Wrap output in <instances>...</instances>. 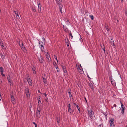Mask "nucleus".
Returning <instances> with one entry per match:
<instances>
[{
	"mask_svg": "<svg viewBox=\"0 0 127 127\" xmlns=\"http://www.w3.org/2000/svg\"><path fill=\"white\" fill-rule=\"evenodd\" d=\"M39 106L37 108V110L36 111L35 116L38 118H40V111L41 112L42 109V107H40Z\"/></svg>",
	"mask_w": 127,
	"mask_h": 127,
	"instance_id": "obj_1",
	"label": "nucleus"
},
{
	"mask_svg": "<svg viewBox=\"0 0 127 127\" xmlns=\"http://www.w3.org/2000/svg\"><path fill=\"white\" fill-rule=\"evenodd\" d=\"M89 115L91 119H93L95 116L94 114V112H92L91 109L88 110V109Z\"/></svg>",
	"mask_w": 127,
	"mask_h": 127,
	"instance_id": "obj_2",
	"label": "nucleus"
},
{
	"mask_svg": "<svg viewBox=\"0 0 127 127\" xmlns=\"http://www.w3.org/2000/svg\"><path fill=\"white\" fill-rule=\"evenodd\" d=\"M39 47L42 52L44 51V47L43 45V43L41 41H39Z\"/></svg>",
	"mask_w": 127,
	"mask_h": 127,
	"instance_id": "obj_3",
	"label": "nucleus"
},
{
	"mask_svg": "<svg viewBox=\"0 0 127 127\" xmlns=\"http://www.w3.org/2000/svg\"><path fill=\"white\" fill-rule=\"evenodd\" d=\"M25 91L26 94L27 96V97H28L30 96V91L29 88L28 87H25Z\"/></svg>",
	"mask_w": 127,
	"mask_h": 127,
	"instance_id": "obj_4",
	"label": "nucleus"
},
{
	"mask_svg": "<svg viewBox=\"0 0 127 127\" xmlns=\"http://www.w3.org/2000/svg\"><path fill=\"white\" fill-rule=\"evenodd\" d=\"M114 118H111L109 121V122L110 124V126L111 127H114Z\"/></svg>",
	"mask_w": 127,
	"mask_h": 127,
	"instance_id": "obj_5",
	"label": "nucleus"
},
{
	"mask_svg": "<svg viewBox=\"0 0 127 127\" xmlns=\"http://www.w3.org/2000/svg\"><path fill=\"white\" fill-rule=\"evenodd\" d=\"M62 67V68L63 70L64 73L67 74V70L66 69V67L65 66H63V65H61Z\"/></svg>",
	"mask_w": 127,
	"mask_h": 127,
	"instance_id": "obj_6",
	"label": "nucleus"
},
{
	"mask_svg": "<svg viewBox=\"0 0 127 127\" xmlns=\"http://www.w3.org/2000/svg\"><path fill=\"white\" fill-rule=\"evenodd\" d=\"M38 58L40 63L41 64H42L44 61L43 57L40 55V57H38Z\"/></svg>",
	"mask_w": 127,
	"mask_h": 127,
	"instance_id": "obj_7",
	"label": "nucleus"
},
{
	"mask_svg": "<svg viewBox=\"0 0 127 127\" xmlns=\"http://www.w3.org/2000/svg\"><path fill=\"white\" fill-rule=\"evenodd\" d=\"M27 81L30 85L32 86V81L31 79L29 78V79L27 80Z\"/></svg>",
	"mask_w": 127,
	"mask_h": 127,
	"instance_id": "obj_8",
	"label": "nucleus"
},
{
	"mask_svg": "<svg viewBox=\"0 0 127 127\" xmlns=\"http://www.w3.org/2000/svg\"><path fill=\"white\" fill-rule=\"evenodd\" d=\"M20 46L22 49L24 51L26 50V49L25 48L24 45H23L22 43V45H21L20 44H19Z\"/></svg>",
	"mask_w": 127,
	"mask_h": 127,
	"instance_id": "obj_9",
	"label": "nucleus"
},
{
	"mask_svg": "<svg viewBox=\"0 0 127 127\" xmlns=\"http://www.w3.org/2000/svg\"><path fill=\"white\" fill-rule=\"evenodd\" d=\"M64 30L66 32H68V30L66 25H63Z\"/></svg>",
	"mask_w": 127,
	"mask_h": 127,
	"instance_id": "obj_10",
	"label": "nucleus"
},
{
	"mask_svg": "<svg viewBox=\"0 0 127 127\" xmlns=\"http://www.w3.org/2000/svg\"><path fill=\"white\" fill-rule=\"evenodd\" d=\"M41 5L39 3L38 4V12L40 13L41 12Z\"/></svg>",
	"mask_w": 127,
	"mask_h": 127,
	"instance_id": "obj_11",
	"label": "nucleus"
},
{
	"mask_svg": "<svg viewBox=\"0 0 127 127\" xmlns=\"http://www.w3.org/2000/svg\"><path fill=\"white\" fill-rule=\"evenodd\" d=\"M0 44L3 48V47H4L3 41L1 39H0Z\"/></svg>",
	"mask_w": 127,
	"mask_h": 127,
	"instance_id": "obj_12",
	"label": "nucleus"
},
{
	"mask_svg": "<svg viewBox=\"0 0 127 127\" xmlns=\"http://www.w3.org/2000/svg\"><path fill=\"white\" fill-rule=\"evenodd\" d=\"M46 57L48 59V62H50L51 61V59L50 56L48 55H47L46 56Z\"/></svg>",
	"mask_w": 127,
	"mask_h": 127,
	"instance_id": "obj_13",
	"label": "nucleus"
},
{
	"mask_svg": "<svg viewBox=\"0 0 127 127\" xmlns=\"http://www.w3.org/2000/svg\"><path fill=\"white\" fill-rule=\"evenodd\" d=\"M11 98V102L12 103H13L14 102V100H15L14 96L12 95Z\"/></svg>",
	"mask_w": 127,
	"mask_h": 127,
	"instance_id": "obj_14",
	"label": "nucleus"
},
{
	"mask_svg": "<svg viewBox=\"0 0 127 127\" xmlns=\"http://www.w3.org/2000/svg\"><path fill=\"white\" fill-rule=\"evenodd\" d=\"M56 120L57 121L58 124H59L60 122V118L58 117H57L56 118Z\"/></svg>",
	"mask_w": 127,
	"mask_h": 127,
	"instance_id": "obj_15",
	"label": "nucleus"
},
{
	"mask_svg": "<svg viewBox=\"0 0 127 127\" xmlns=\"http://www.w3.org/2000/svg\"><path fill=\"white\" fill-rule=\"evenodd\" d=\"M111 44L113 46H115L114 42L112 39H111V41H110Z\"/></svg>",
	"mask_w": 127,
	"mask_h": 127,
	"instance_id": "obj_16",
	"label": "nucleus"
},
{
	"mask_svg": "<svg viewBox=\"0 0 127 127\" xmlns=\"http://www.w3.org/2000/svg\"><path fill=\"white\" fill-rule=\"evenodd\" d=\"M61 1H62V0H56V2L58 5H60L61 4L60 3Z\"/></svg>",
	"mask_w": 127,
	"mask_h": 127,
	"instance_id": "obj_17",
	"label": "nucleus"
},
{
	"mask_svg": "<svg viewBox=\"0 0 127 127\" xmlns=\"http://www.w3.org/2000/svg\"><path fill=\"white\" fill-rule=\"evenodd\" d=\"M2 60H3L5 58L4 55H3L2 53L0 54Z\"/></svg>",
	"mask_w": 127,
	"mask_h": 127,
	"instance_id": "obj_18",
	"label": "nucleus"
},
{
	"mask_svg": "<svg viewBox=\"0 0 127 127\" xmlns=\"http://www.w3.org/2000/svg\"><path fill=\"white\" fill-rule=\"evenodd\" d=\"M67 20H66V24L65 25H66L67 26L69 25V24L70 23L68 19H67Z\"/></svg>",
	"mask_w": 127,
	"mask_h": 127,
	"instance_id": "obj_19",
	"label": "nucleus"
},
{
	"mask_svg": "<svg viewBox=\"0 0 127 127\" xmlns=\"http://www.w3.org/2000/svg\"><path fill=\"white\" fill-rule=\"evenodd\" d=\"M120 108L121 111V113L122 114V115H123L125 109L123 108L122 109V108H121L120 107Z\"/></svg>",
	"mask_w": 127,
	"mask_h": 127,
	"instance_id": "obj_20",
	"label": "nucleus"
},
{
	"mask_svg": "<svg viewBox=\"0 0 127 127\" xmlns=\"http://www.w3.org/2000/svg\"><path fill=\"white\" fill-rule=\"evenodd\" d=\"M105 27L106 28V29L107 31H109V27L107 24H105Z\"/></svg>",
	"mask_w": 127,
	"mask_h": 127,
	"instance_id": "obj_21",
	"label": "nucleus"
},
{
	"mask_svg": "<svg viewBox=\"0 0 127 127\" xmlns=\"http://www.w3.org/2000/svg\"><path fill=\"white\" fill-rule=\"evenodd\" d=\"M89 85L92 89H94V87L92 83L89 84Z\"/></svg>",
	"mask_w": 127,
	"mask_h": 127,
	"instance_id": "obj_22",
	"label": "nucleus"
},
{
	"mask_svg": "<svg viewBox=\"0 0 127 127\" xmlns=\"http://www.w3.org/2000/svg\"><path fill=\"white\" fill-rule=\"evenodd\" d=\"M120 103L121 104V108H122V109H124L125 108V107L124 105H123V104L122 103V102H121V101H120Z\"/></svg>",
	"mask_w": 127,
	"mask_h": 127,
	"instance_id": "obj_23",
	"label": "nucleus"
},
{
	"mask_svg": "<svg viewBox=\"0 0 127 127\" xmlns=\"http://www.w3.org/2000/svg\"><path fill=\"white\" fill-rule=\"evenodd\" d=\"M32 69L33 71V73L34 74H35L36 72L35 71V68L34 67H33V68H32Z\"/></svg>",
	"mask_w": 127,
	"mask_h": 127,
	"instance_id": "obj_24",
	"label": "nucleus"
},
{
	"mask_svg": "<svg viewBox=\"0 0 127 127\" xmlns=\"http://www.w3.org/2000/svg\"><path fill=\"white\" fill-rule=\"evenodd\" d=\"M32 10L34 12H35L36 11V8L35 7H33L32 8Z\"/></svg>",
	"mask_w": 127,
	"mask_h": 127,
	"instance_id": "obj_25",
	"label": "nucleus"
},
{
	"mask_svg": "<svg viewBox=\"0 0 127 127\" xmlns=\"http://www.w3.org/2000/svg\"><path fill=\"white\" fill-rule=\"evenodd\" d=\"M55 64H54V66L55 67L56 69H57V68H58V67L57 66V64L56 62H55Z\"/></svg>",
	"mask_w": 127,
	"mask_h": 127,
	"instance_id": "obj_26",
	"label": "nucleus"
},
{
	"mask_svg": "<svg viewBox=\"0 0 127 127\" xmlns=\"http://www.w3.org/2000/svg\"><path fill=\"white\" fill-rule=\"evenodd\" d=\"M3 68L1 67L0 66V72H3Z\"/></svg>",
	"mask_w": 127,
	"mask_h": 127,
	"instance_id": "obj_27",
	"label": "nucleus"
},
{
	"mask_svg": "<svg viewBox=\"0 0 127 127\" xmlns=\"http://www.w3.org/2000/svg\"><path fill=\"white\" fill-rule=\"evenodd\" d=\"M43 80V82L45 84H46L47 83V81L45 78H44L43 77H42Z\"/></svg>",
	"mask_w": 127,
	"mask_h": 127,
	"instance_id": "obj_28",
	"label": "nucleus"
},
{
	"mask_svg": "<svg viewBox=\"0 0 127 127\" xmlns=\"http://www.w3.org/2000/svg\"><path fill=\"white\" fill-rule=\"evenodd\" d=\"M39 97L38 98V103H41V101H40V96H39Z\"/></svg>",
	"mask_w": 127,
	"mask_h": 127,
	"instance_id": "obj_29",
	"label": "nucleus"
},
{
	"mask_svg": "<svg viewBox=\"0 0 127 127\" xmlns=\"http://www.w3.org/2000/svg\"><path fill=\"white\" fill-rule=\"evenodd\" d=\"M68 112L70 113H71L73 112L72 110L71 109H68Z\"/></svg>",
	"mask_w": 127,
	"mask_h": 127,
	"instance_id": "obj_30",
	"label": "nucleus"
},
{
	"mask_svg": "<svg viewBox=\"0 0 127 127\" xmlns=\"http://www.w3.org/2000/svg\"><path fill=\"white\" fill-rule=\"evenodd\" d=\"M59 6V9H62L63 7V5L62 4H60V5H58Z\"/></svg>",
	"mask_w": 127,
	"mask_h": 127,
	"instance_id": "obj_31",
	"label": "nucleus"
},
{
	"mask_svg": "<svg viewBox=\"0 0 127 127\" xmlns=\"http://www.w3.org/2000/svg\"><path fill=\"white\" fill-rule=\"evenodd\" d=\"M89 17H90L91 18V19L92 20H93L94 19V16L93 15H89Z\"/></svg>",
	"mask_w": 127,
	"mask_h": 127,
	"instance_id": "obj_32",
	"label": "nucleus"
},
{
	"mask_svg": "<svg viewBox=\"0 0 127 127\" xmlns=\"http://www.w3.org/2000/svg\"><path fill=\"white\" fill-rule=\"evenodd\" d=\"M68 93L69 94V97L70 98H71V97L72 96V95L71 94L70 92L69 91L68 92Z\"/></svg>",
	"mask_w": 127,
	"mask_h": 127,
	"instance_id": "obj_33",
	"label": "nucleus"
},
{
	"mask_svg": "<svg viewBox=\"0 0 127 127\" xmlns=\"http://www.w3.org/2000/svg\"><path fill=\"white\" fill-rule=\"evenodd\" d=\"M69 35L70 36H71V39H72L73 37V36L72 35V34L71 33V32H70V33H69Z\"/></svg>",
	"mask_w": 127,
	"mask_h": 127,
	"instance_id": "obj_34",
	"label": "nucleus"
},
{
	"mask_svg": "<svg viewBox=\"0 0 127 127\" xmlns=\"http://www.w3.org/2000/svg\"><path fill=\"white\" fill-rule=\"evenodd\" d=\"M54 59L57 60V62H58V61L57 59V56L55 55H54Z\"/></svg>",
	"mask_w": 127,
	"mask_h": 127,
	"instance_id": "obj_35",
	"label": "nucleus"
},
{
	"mask_svg": "<svg viewBox=\"0 0 127 127\" xmlns=\"http://www.w3.org/2000/svg\"><path fill=\"white\" fill-rule=\"evenodd\" d=\"M40 0H37V4L38 5V4L39 3L40 4Z\"/></svg>",
	"mask_w": 127,
	"mask_h": 127,
	"instance_id": "obj_36",
	"label": "nucleus"
},
{
	"mask_svg": "<svg viewBox=\"0 0 127 127\" xmlns=\"http://www.w3.org/2000/svg\"><path fill=\"white\" fill-rule=\"evenodd\" d=\"M32 123L35 126V127H37V124L36 123H35L34 122H33Z\"/></svg>",
	"mask_w": 127,
	"mask_h": 127,
	"instance_id": "obj_37",
	"label": "nucleus"
},
{
	"mask_svg": "<svg viewBox=\"0 0 127 127\" xmlns=\"http://www.w3.org/2000/svg\"><path fill=\"white\" fill-rule=\"evenodd\" d=\"M71 105H70V104H68V109H71Z\"/></svg>",
	"mask_w": 127,
	"mask_h": 127,
	"instance_id": "obj_38",
	"label": "nucleus"
},
{
	"mask_svg": "<svg viewBox=\"0 0 127 127\" xmlns=\"http://www.w3.org/2000/svg\"><path fill=\"white\" fill-rule=\"evenodd\" d=\"M77 108L80 112V107L79 106H77Z\"/></svg>",
	"mask_w": 127,
	"mask_h": 127,
	"instance_id": "obj_39",
	"label": "nucleus"
},
{
	"mask_svg": "<svg viewBox=\"0 0 127 127\" xmlns=\"http://www.w3.org/2000/svg\"><path fill=\"white\" fill-rule=\"evenodd\" d=\"M1 75L2 76H5V75L3 74V72H2H2H1Z\"/></svg>",
	"mask_w": 127,
	"mask_h": 127,
	"instance_id": "obj_40",
	"label": "nucleus"
},
{
	"mask_svg": "<svg viewBox=\"0 0 127 127\" xmlns=\"http://www.w3.org/2000/svg\"><path fill=\"white\" fill-rule=\"evenodd\" d=\"M8 81L10 83H11V82L12 80L11 79H9L8 80Z\"/></svg>",
	"mask_w": 127,
	"mask_h": 127,
	"instance_id": "obj_41",
	"label": "nucleus"
},
{
	"mask_svg": "<svg viewBox=\"0 0 127 127\" xmlns=\"http://www.w3.org/2000/svg\"><path fill=\"white\" fill-rule=\"evenodd\" d=\"M14 13H15L16 15L18 13V12L17 11H14Z\"/></svg>",
	"mask_w": 127,
	"mask_h": 127,
	"instance_id": "obj_42",
	"label": "nucleus"
},
{
	"mask_svg": "<svg viewBox=\"0 0 127 127\" xmlns=\"http://www.w3.org/2000/svg\"><path fill=\"white\" fill-rule=\"evenodd\" d=\"M87 77H88V78L89 79V80H90V79H91V78H90V77H89V76L88 74L87 75Z\"/></svg>",
	"mask_w": 127,
	"mask_h": 127,
	"instance_id": "obj_43",
	"label": "nucleus"
},
{
	"mask_svg": "<svg viewBox=\"0 0 127 127\" xmlns=\"http://www.w3.org/2000/svg\"><path fill=\"white\" fill-rule=\"evenodd\" d=\"M27 75H28V76H27V77H26V79H27V80H28V79H29V78L30 79V78L29 76L28 75V74H27Z\"/></svg>",
	"mask_w": 127,
	"mask_h": 127,
	"instance_id": "obj_44",
	"label": "nucleus"
},
{
	"mask_svg": "<svg viewBox=\"0 0 127 127\" xmlns=\"http://www.w3.org/2000/svg\"><path fill=\"white\" fill-rule=\"evenodd\" d=\"M99 126L100 127H103V124H101Z\"/></svg>",
	"mask_w": 127,
	"mask_h": 127,
	"instance_id": "obj_45",
	"label": "nucleus"
},
{
	"mask_svg": "<svg viewBox=\"0 0 127 127\" xmlns=\"http://www.w3.org/2000/svg\"><path fill=\"white\" fill-rule=\"evenodd\" d=\"M66 45L68 47L69 46V43L68 42H67L66 43Z\"/></svg>",
	"mask_w": 127,
	"mask_h": 127,
	"instance_id": "obj_46",
	"label": "nucleus"
},
{
	"mask_svg": "<svg viewBox=\"0 0 127 127\" xmlns=\"http://www.w3.org/2000/svg\"><path fill=\"white\" fill-rule=\"evenodd\" d=\"M125 11L126 13V15L127 16V10H125Z\"/></svg>",
	"mask_w": 127,
	"mask_h": 127,
	"instance_id": "obj_47",
	"label": "nucleus"
},
{
	"mask_svg": "<svg viewBox=\"0 0 127 127\" xmlns=\"http://www.w3.org/2000/svg\"><path fill=\"white\" fill-rule=\"evenodd\" d=\"M43 94L44 95L45 97H46L47 96V94L46 93H43Z\"/></svg>",
	"mask_w": 127,
	"mask_h": 127,
	"instance_id": "obj_48",
	"label": "nucleus"
},
{
	"mask_svg": "<svg viewBox=\"0 0 127 127\" xmlns=\"http://www.w3.org/2000/svg\"><path fill=\"white\" fill-rule=\"evenodd\" d=\"M2 81L0 79V84H2Z\"/></svg>",
	"mask_w": 127,
	"mask_h": 127,
	"instance_id": "obj_49",
	"label": "nucleus"
},
{
	"mask_svg": "<svg viewBox=\"0 0 127 127\" xmlns=\"http://www.w3.org/2000/svg\"><path fill=\"white\" fill-rule=\"evenodd\" d=\"M80 40L81 41H82L83 40L81 38L80 39Z\"/></svg>",
	"mask_w": 127,
	"mask_h": 127,
	"instance_id": "obj_50",
	"label": "nucleus"
},
{
	"mask_svg": "<svg viewBox=\"0 0 127 127\" xmlns=\"http://www.w3.org/2000/svg\"><path fill=\"white\" fill-rule=\"evenodd\" d=\"M104 115H105V117L107 118V114H104Z\"/></svg>",
	"mask_w": 127,
	"mask_h": 127,
	"instance_id": "obj_51",
	"label": "nucleus"
},
{
	"mask_svg": "<svg viewBox=\"0 0 127 127\" xmlns=\"http://www.w3.org/2000/svg\"><path fill=\"white\" fill-rule=\"evenodd\" d=\"M104 115H105V117L107 118V114H104Z\"/></svg>",
	"mask_w": 127,
	"mask_h": 127,
	"instance_id": "obj_52",
	"label": "nucleus"
},
{
	"mask_svg": "<svg viewBox=\"0 0 127 127\" xmlns=\"http://www.w3.org/2000/svg\"><path fill=\"white\" fill-rule=\"evenodd\" d=\"M57 70V72H59V68H57V69H56Z\"/></svg>",
	"mask_w": 127,
	"mask_h": 127,
	"instance_id": "obj_53",
	"label": "nucleus"
},
{
	"mask_svg": "<svg viewBox=\"0 0 127 127\" xmlns=\"http://www.w3.org/2000/svg\"><path fill=\"white\" fill-rule=\"evenodd\" d=\"M113 106H114V107H116V106H117V105H116V104H114V105H113Z\"/></svg>",
	"mask_w": 127,
	"mask_h": 127,
	"instance_id": "obj_54",
	"label": "nucleus"
},
{
	"mask_svg": "<svg viewBox=\"0 0 127 127\" xmlns=\"http://www.w3.org/2000/svg\"><path fill=\"white\" fill-rule=\"evenodd\" d=\"M1 95H0V101H1Z\"/></svg>",
	"mask_w": 127,
	"mask_h": 127,
	"instance_id": "obj_55",
	"label": "nucleus"
},
{
	"mask_svg": "<svg viewBox=\"0 0 127 127\" xmlns=\"http://www.w3.org/2000/svg\"><path fill=\"white\" fill-rule=\"evenodd\" d=\"M74 104H75V105L76 106L77 108V106H78V105H77V104H75V103H74Z\"/></svg>",
	"mask_w": 127,
	"mask_h": 127,
	"instance_id": "obj_56",
	"label": "nucleus"
},
{
	"mask_svg": "<svg viewBox=\"0 0 127 127\" xmlns=\"http://www.w3.org/2000/svg\"><path fill=\"white\" fill-rule=\"evenodd\" d=\"M74 104H75V105L76 106L77 108V106H78V105H77V104H75V103H74Z\"/></svg>",
	"mask_w": 127,
	"mask_h": 127,
	"instance_id": "obj_57",
	"label": "nucleus"
},
{
	"mask_svg": "<svg viewBox=\"0 0 127 127\" xmlns=\"http://www.w3.org/2000/svg\"><path fill=\"white\" fill-rule=\"evenodd\" d=\"M102 49H103V50L105 52V48H103Z\"/></svg>",
	"mask_w": 127,
	"mask_h": 127,
	"instance_id": "obj_58",
	"label": "nucleus"
},
{
	"mask_svg": "<svg viewBox=\"0 0 127 127\" xmlns=\"http://www.w3.org/2000/svg\"><path fill=\"white\" fill-rule=\"evenodd\" d=\"M60 11L61 12V13H62V9H60Z\"/></svg>",
	"mask_w": 127,
	"mask_h": 127,
	"instance_id": "obj_59",
	"label": "nucleus"
},
{
	"mask_svg": "<svg viewBox=\"0 0 127 127\" xmlns=\"http://www.w3.org/2000/svg\"><path fill=\"white\" fill-rule=\"evenodd\" d=\"M84 98H85V100H86V101L87 102V99H86V97H85Z\"/></svg>",
	"mask_w": 127,
	"mask_h": 127,
	"instance_id": "obj_60",
	"label": "nucleus"
},
{
	"mask_svg": "<svg viewBox=\"0 0 127 127\" xmlns=\"http://www.w3.org/2000/svg\"><path fill=\"white\" fill-rule=\"evenodd\" d=\"M38 92H39V93H40L41 94V93L40 92L39 90H38Z\"/></svg>",
	"mask_w": 127,
	"mask_h": 127,
	"instance_id": "obj_61",
	"label": "nucleus"
},
{
	"mask_svg": "<svg viewBox=\"0 0 127 127\" xmlns=\"http://www.w3.org/2000/svg\"><path fill=\"white\" fill-rule=\"evenodd\" d=\"M17 16H18V17L19 16V14H18V13L16 15Z\"/></svg>",
	"mask_w": 127,
	"mask_h": 127,
	"instance_id": "obj_62",
	"label": "nucleus"
},
{
	"mask_svg": "<svg viewBox=\"0 0 127 127\" xmlns=\"http://www.w3.org/2000/svg\"><path fill=\"white\" fill-rule=\"evenodd\" d=\"M7 79L8 80L9 79H10L8 77H7Z\"/></svg>",
	"mask_w": 127,
	"mask_h": 127,
	"instance_id": "obj_63",
	"label": "nucleus"
},
{
	"mask_svg": "<svg viewBox=\"0 0 127 127\" xmlns=\"http://www.w3.org/2000/svg\"><path fill=\"white\" fill-rule=\"evenodd\" d=\"M42 38L43 39V40L45 41V38L44 37L43 38Z\"/></svg>",
	"mask_w": 127,
	"mask_h": 127,
	"instance_id": "obj_64",
	"label": "nucleus"
}]
</instances>
